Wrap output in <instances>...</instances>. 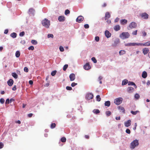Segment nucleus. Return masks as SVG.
Segmentation results:
<instances>
[{
  "instance_id": "nucleus-39",
  "label": "nucleus",
  "mask_w": 150,
  "mask_h": 150,
  "mask_svg": "<svg viewBox=\"0 0 150 150\" xmlns=\"http://www.w3.org/2000/svg\"><path fill=\"white\" fill-rule=\"evenodd\" d=\"M96 100L98 101H100L101 100V98L100 97V96L99 95H98L96 96Z\"/></svg>"
},
{
  "instance_id": "nucleus-42",
  "label": "nucleus",
  "mask_w": 150,
  "mask_h": 150,
  "mask_svg": "<svg viewBox=\"0 0 150 150\" xmlns=\"http://www.w3.org/2000/svg\"><path fill=\"white\" fill-rule=\"evenodd\" d=\"M144 43H136L135 45L137 46H144Z\"/></svg>"
},
{
  "instance_id": "nucleus-45",
  "label": "nucleus",
  "mask_w": 150,
  "mask_h": 150,
  "mask_svg": "<svg viewBox=\"0 0 150 150\" xmlns=\"http://www.w3.org/2000/svg\"><path fill=\"white\" fill-rule=\"evenodd\" d=\"M134 97L135 98L138 99L139 98L140 96L138 94L136 93L135 94Z\"/></svg>"
},
{
  "instance_id": "nucleus-15",
  "label": "nucleus",
  "mask_w": 150,
  "mask_h": 150,
  "mask_svg": "<svg viewBox=\"0 0 150 150\" xmlns=\"http://www.w3.org/2000/svg\"><path fill=\"white\" fill-rule=\"evenodd\" d=\"M13 83V79H10L8 81V85L10 86H12Z\"/></svg>"
},
{
  "instance_id": "nucleus-58",
  "label": "nucleus",
  "mask_w": 150,
  "mask_h": 150,
  "mask_svg": "<svg viewBox=\"0 0 150 150\" xmlns=\"http://www.w3.org/2000/svg\"><path fill=\"white\" fill-rule=\"evenodd\" d=\"M5 103L7 104L9 103V100L8 98L6 100Z\"/></svg>"
},
{
  "instance_id": "nucleus-41",
  "label": "nucleus",
  "mask_w": 150,
  "mask_h": 150,
  "mask_svg": "<svg viewBox=\"0 0 150 150\" xmlns=\"http://www.w3.org/2000/svg\"><path fill=\"white\" fill-rule=\"evenodd\" d=\"M93 62L94 63H96L97 62V60L94 57H93L91 58Z\"/></svg>"
},
{
  "instance_id": "nucleus-54",
  "label": "nucleus",
  "mask_w": 150,
  "mask_h": 150,
  "mask_svg": "<svg viewBox=\"0 0 150 150\" xmlns=\"http://www.w3.org/2000/svg\"><path fill=\"white\" fill-rule=\"evenodd\" d=\"M84 27L85 28H89V25L88 24H86L84 25Z\"/></svg>"
},
{
  "instance_id": "nucleus-2",
  "label": "nucleus",
  "mask_w": 150,
  "mask_h": 150,
  "mask_svg": "<svg viewBox=\"0 0 150 150\" xmlns=\"http://www.w3.org/2000/svg\"><path fill=\"white\" fill-rule=\"evenodd\" d=\"M129 36L130 35L128 32H122L120 36V37L123 40L128 38Z\"/></svg>"
},
{
  "instance_id": "nucleus-62",
  "label": "nucleus",
  "mask_w": 150,
  "mask_h": 150,
  "mask_svg": "<svg viewBox=\"0 0 150 150\" xmlns=\"http://www.w3.org/2000/svg\"><path fill=\"white\" fill-rule=\"evenodd\" d=\"M29 83L30 85H32L33 83V82L32 80H30Z\"/></svg>"
},
{
  "instance_id": "nucleus-38",
  "label": "nucleus",
  "mask_w": 150,
  "mask_h": 150,
  "mask_svg": "<svg viewBox=\"0 0 150 150\" xmlns=\"http://www.w3.org/2000/svg\"><path fill=\"white\" fill-rule=\"evenodd\" d=\"M83 68L86 70H88L91 68V66H83Z\"/></svg>"
},
{
  "instance_id": "nucleus-9",
  "label": "nucleus",
  "mask_w": 150,
  "mask_h": 150,
  "mask_svg": "<svg viewBox=\"0 0 150 150\" xmlns=\"http://www.w3.org/2000/svg\"><path fill=\"white\" fill-rule=\"evenodd\" d=\"M141 16L143 18L147 19L148 18L149 15L146 13H144L141 14Z\"/></svg>"
},
{
  "instance_id": "nucleus-56",
  "label": "nucleus",
  "mask_w": 150,
  "mask_h": 150,
  "mask_svg": "<svg viewBox=\"0 0 150 150\" xmlns=\"http://www.w3.org/2000/svg\"><path fill=\"white\" fill-rule=\"evenodd\" d=\"M77 84V83H75L74 82L72 83L71 84V86L73 87L75 86Z\"/></svg>"
},
{
  "instance_id": "nucleus-53",
  "label": "nucleus",
  "mask_w": 150,
  "mask_h": 150,
  "mask_svg": "<svg viewBox=\"0 0 150 150\" xmlns=\"http://www.w3.org/2000/svg\"><path fill=\"white\" fill-rule=\"evenodd\" d=\"M66 88L67 90H71L72 89V88L71 87L67 86L66 87Z\"/></svg>"
},
{
  "instance_id": "nucleus-17",
  "label": "nucleus",
  "mask_w": 150,
  "mask_h": 150,
  "mask_svg": "<svg viewBox=\"0 0 150 150\" xmlns=\"http://www.w3.org/2000/svg\"><path fill=\"white\" fill-rule=\"evenodd\" d=\"M35 10L33 8H31L29 9L28 13L29 14H33Z\"/></svg>"
},
{
  "instance_id": "nucleus-18",
  "label": "nucleus",
  "mask_w": 150,
  "mask_h": 150,
  "mask_svg": "<svg viewBox=\"0 0 150 150\" xmlns=\"http://www.w3.org/2000/svg\"><path fill=\"white\" fill-rule=\"evenodd\" d=\"M110 15L108 12H107L105 14V19L107 20L110 17Z\"/></svg>"
},
{
  "instance_id": "nucleus-13",
  "label": "nucleus",
  "mask_w": 150,
  "mask_h": 150,
  "mask_svg": "<svg viewBox=\"0 0 150 150\" xmlns=\"http://www.w3.org/2000/svg\"><path fill=\"white\" fill-rule=\"evenodd\" d=\"M134 90V88L131 87H129L127 88V91L129 93H131L133 92Z\"/></svg>"
},
{
  "instance_id": "nucleus-11",
  "label": "nucleus",
  "mask_w": 150,
  "mask_h": 150,
  "mask_svg": "<svg viewBox=\"0 0 150 150\" xmlns=\"http://www.w3.org/2000/svg\"><path fill=\"white\" fill-rule=\"evenodd\" d=\"M143 52L144 55L146 54L149 51V48H145L143 49Z\"/></svg>"
},
{
  "instance_id": "nucleus-40",
  "label": "nucleus",
  "mask_w": 150,
  "mask_h": 150,
  "mask_svg": "<svg viewBox=\"0 0 150 150\" xmlns=\"http://www.w3.org/2000/svg\"><path fill=\"white\" fill-rule=\"evenodd\" d=\"M119 42V41L116 40L115 41L114 43L113 44V46H116L117 44H118Z\"/></svg>"
},
{
  "instance_id": "nucleus-23",
  "label": "nucleus",
  "mask_w": 150,
  "mask_h": 150,
  "mask_svg": "<svg viewBox=\"0 0 150 150\" xmlns=\"http://www.w3.org/2000/svg\"><path fill=\"white\" fill-rule=\"evenodd\" d=\"M118 108L123 113H125V110L123 107L122 106H119Z\"/></svg>"
},
{
  "instance_id": "nucleus-20",
  "label": "nucleus",
  "mask_w": 150,
  "mask_h": 150,
  "mask_svg": "<svg viewBox=\"0 0 150 150\" xmlns=\"http://www.w3.org/2000/svg\"><path fill=\"white\" fill-rule=\"evenodd\" d=\"M120 29V27L119 25H115L114 28V30L116 31H117L119 30Z\"/></svg>"
},
{
  "instance_id": "nucleus-35",
  "label": "nucleus",
  "mask_w": 150,
  "mask_h": 150,
  "mask_svg": "<svg viewBox=\"0 0 150 150\" xmlns=\"http://www.w3.org/2000/svg\"><path fill=\"white\" fill-rule=\"evenodd\" d=\"M105 113L106 115L108 116H110L111 114V112L109 111H106Z\"/></svg>"
},
{
  "instance_id": "nucleus-46",
  "label": "nucleus",
  "mask_w": 150,
  "mask_h": 150,
  "mask_svg": "<svg viewBox=\"0 0 150 150\" xmlns=\"http://www.w3.org/2000/svg\"><path fill=\"white\" fill-rule=\"evenodd\" d=\"M137 30H136L132 32V34L134 35H136L137 34Z\"/></svg>"
},
{
  "instance_id": "nucleus-55",
  "label": "nucleus",
  "mask_w": 150,
  "mask_h": 150,
  "mask_svg": "<svg viewBox=\"0 0 150 150\" xmlns=\"http://www.w3.org/2000/svg\"><path fill=\"white\" fill-rule=\"evenodd\" d=\"M95 40L97 42H98L99 40V38L98 36L96 37L95 38Z\"/></svg>"
},
{
  "instance_id": "nucleus-44",
  "label": "nucleus",
  "mask_w": 150,
  "mask_h": 150,
  "mask_svg": "<svg viewBox=\"0 0 150 150\" xmlns=\"http://www.w3.org/2000/svg\"><path fill=\"white\" fill-rule=\"evenodd\" d=\"M70 13V11L68 9H67L65 10V14L66 15H67L68 14H69Z\"/></svg>"
},
{
  "instance_id": "nucleus-5",
  "label": "nucleus",
  "mask_w": 150,
  "mask_h": 150,
  "mask_svg": "<svg viewBox=\"0 0 150 150\" xmlns=\"http://www.w3.org/2000/svg\"><path fill=\"white\" fill-rule=\"evenodd\" d=\"M93 97V96L92 93H88L86 96V98L87 100H90L92 99Z\"/></svg>"
},
{
  "instance_id": "nucleus-36",
  "label": "nucleus",
  "mask_w": 150,
  "mask_h": 150,
  "mask_svg": "<svg viewBox=\"0 0 150 150\" xmlns=\"http://www.w3.org/2000/svg\"><path fill=\"white\" fill-rule=\"evenodd\" d=\"M31 42L32 44L34 45H36L38 43L37 41L35 40H32Z\"/></svg>"
},
{
  "instance_id": "nucleus-64",
  "label": "nucleus",
  "mask_w": 150,
  "mask_h": 150,
  "mask_svg": "<svg viewBox=\"0 0 150 150\" xmlns=\"http://www.w3.org/2000/svg\"><path fill=\"white\" fill-rule=\"evenodd\" d=\"M8 30L7 29L5 30L4 31V33L5 34H7L8 33Z\"/></svg>"
},
{
  "instance_id": "nucleus-43",
  "label": "nucleus",
  "mask_w": 150,
  "mask_h": 150,
  "mask_svg": "<svg viewBox=\"0 0 150 150\" xmlns=\"http://www.w3.org/2000/svg\"><path fill=\"white\" fill-rule=\"evenodd\" d=\"M25 35V32L24 31L20 33L19 34V36L21 37H22L23 36Z\"/></svg>"
},
{
  "instance_id": "nucleus-33",
  "label": "nucleus",
  "mask_w": 150,
  "mask_h": 150,
  "mask_svg": "<svg viewBox=\"0 0 150 150\" xmlns=\"http://www.w3.org/2000/svg\"><path fill=\"white\" fill-rule=\"evenodd\" d=\"M57 72L56 70L52 71L51 73V75L52 76H54L56 74Z\"/></svg>"
},
{
  "instance_id": "nucleus-21",
  "label": "nucleus",
  "mask_w": 150,
  "mask_h": 150,
  "mask_svg": "<svg viewBox=\"0 0 150 150\" xmlns=\"http://www.w3.org/2000/svg\"><path fill=\"white\" fill-rule=\"evenodd\" d=\"M128 83V85H134V87L135 88H137V86L134 82L131 81H129Z\"/></svg>"
},
{
  "instance_id": "nucleus-16",
  "label": "nucleus",
  "mask_w": 150,
  "mask_h": 150,
  "mask_svg": "<svg viewBox=\"0 0 150 150\" xmlns=\"http://www.w3.org/2000/svg\"><path fill=\"white\" fill-rule=\"evenodd\" d=\"M58 20L60 22H63L65 20V17L63 16H60L58 17Z\"/></svg>"
},
{
  "instance_id": "nucleus-22",
  "label": "nucleus",
  "mask_w": 150,
  "mask_h": 150,
  "mask_svg": "<svg viewBox=\"0 0 150 150\" xmlns=\"http://www.w3.org/2000/svg\"><path fill=\"white\" fill-rule=\"evenodd\" d=\"M147 76V74L146 71H144L142 74V77L144 78H145Z\"/></svg>"
},
{
  "instance_id": "nucleus-61",
  "label": "nucleus",
  "mask_w": 150,
  "mask_h": 150,
  "mask_svg": "<svg viewBox=\"0 0 150 150\" xmlns=\"http://www.w3.org/2000/svg\"><path fill=\"white\" fill-rule=\"evenodd\" d=\"M137 126V123H135L134 124V127L133 128V129L134 130H135L136 129V127Z\"/></svg>"
},
{
  "instance_id": "nucleus-49",
  "label": "nucleus",
  "mask_w": 150,
  "mask_h": 150,
  "mask_svg": "<svg viewBox=\"0 0 150 150\" xmlns=\"http://www.w3.org/2000/svg\"><path fill=\"white\" fill-rule=\"evenodd\" d=\"M126 132L128 134H130L131 132L130 129H127L126 130Z\"/></svg>"
},
{
  "instance_id": "nucleus-24",
  "label": "nucleus",
  "mask_w": 150,
  "mask_h": 150,
  "mask_svg": "<svg viewBox=\"0 0 150 150\" xmlns=\"http://www.w3.org/2000/svg\"><path fill=\"white\" fill-rule=\"evenodd\" d=\"M128 82V80L127 79H124L122 81V85H126Z\"/></svg>"
},
{
  "instance_id": "nucleus-25",
  "label": "nucleus",
  "mask_w": 150,
  "mask_h": 150,
  "mask_svg": "<svg viewBox=\"0 0 150 150\" xmlns=\"http://www.w3.org/2000/svg\"><path fill=\"white\" fill-rule=\"evenodd\" d=\"M110 104V102L109 101H107L105 102V105L107 107H109Z\"/></svg>"
},
{
  "instance_id": "nucleus-60",
  "label": "nucleus",
  "mask_w": 150,
  "mask_h": 150,
  "mask_svg": "<svg viewBox=\"0 0 150 150\" xmlns=\"http://www.w3.org/2000/svg\"><path fill=\"white\" fill-rule=\"evenodd\" d=\"M142 34H143V35L144 37L146 35V33L145 31L142 32Z\"/></svg>"
},
{
  "instance_id": "nucleus-52",
  "label": "nucleus",
  "mask_w": 150,
  "mask_h": 150,
  "mask_svg": "<svg viewBox=\"0 0 150 150\" xmlns=\"http://www.w3.org/2000/svg\"><path fill=\"white\" fill-rule=\"evenodd\" d=\"M5 101L4 100V99L1 98L0 99V102L1 104H3L4 103Z\"/></svg>"
},
{
  "instance_id": "nucleus-8",
  "label": "nucleus",
  "mask_w": 150,
  "mask_h": 150,
  "mask_svg": "<svg viewBox=\"0 0 150 150\" xmlns=\"http://www.w3.org/2000/svg\"><path fill=\"white\" fill-rule=\"evenodd\" d=\"M69 77L70 80L71 81H72L75 80V75L74 74L72 73L69 75Z\"/></svg>"
},
{
  "instance_id": "nucleus-31",
  "label": "nucleus",
  "mask_w": 150,
  "mask_h": 150,
  "mask_svg": "<svg viewBox=\"0 0 150 150\" xmlns=\"http://www.w3.org/2000/svg\"><path fill=\"white\" fill-rule=\"evenodd\" d=\"M61 141L62 142H65L66 141V139L65 137H63L61 138Z\"/></svg>"
},
{
  "instance_id": "nucleus-63",
  "label": "nucleus",
  "mask_w": 150,
  "mask_h": 150,
  "mask_svg": "<svg viewBox=\"0 0 150 150\" xmlns=\"http://www.w3.org/2000/svg\"><path fill=\"white\" fill-rule=\"evenodd\" d=\"M33 115V114H32V113H30V114H29L28 115V116L29 117H31L32 115Z\"/></svg>"
},
{
  "instance_id": "nucleus-34",
  "label": "nucleus",
  "mask_w": 150,
  "mask_h": 150,
  "mask_svg": "<svg viewBox=\"0 0 150 150\" xmlns=\"http://www.w3.org/2000/svg\"><path fill=\"white\" fill-rule=\"evenodd\" d=\"M56 124L55 123H52L50 127L51 129H53L56 127Z\"/></svg>"
},
{
  "instance_id": "nucleus-10",
  "label": "nucleus",
  "mask_w": 150,
  "mask_h": 150,
  "mask_svg": "<svg viewBox=\"0 0 150 150\" xmlns=\"http://www.w3.org/2000/svg\"><path fill=\"white\" fill-rule=\"evenodd\" d=\"M120 23L122 25H125L127 23V21L126 19H121L120 21Z\"/></svg>"
},
{
  "instance_id": "nucleus-48",
  "label": "nucleus",
  "mask_w": 150,
  "mask_h": 150,
  "mask_svg": "<svg viewBox=\"0 0 150 150\" xmlns=\"http://www.w3.org/2000/svg\"><path fill=\"white\" fill-rule=\"evenodd\" d=\"M60 50L61 52H63L64 50V48L62 46H60L59 47Z\"/></svg>"
},
{
  "instance_id": "nucleus-14",
  "label": "nucleus",
  "mask_w": 150,
  "mask_h": 150,
  "mask_svg": "<svg viewBox=\"0 0 150 150\" xmlns=\"http://www.w3.org/2000/svg\"><path fill=\"white\" fill-rule=\"evenodd\" d=\"M105 35L106 37L108 38L110 37L111 35V34L108 30H106L105 31Z\"/></svg>"
},
{
  "instance_id": "nucleus-51",
  "label": "nucleus",
  "mask_w": 150,
  "mask_h": 150,
  "mask_svg": "<svg viewBox=\"0 0 150 150\" xmlns=\"http://www.w3.org/2000/svg\"><path fill=\"white\" fill-rule=\"evenodd\" d=\"M24 70V71L26 72H28V69L27 67H25Z\"/></svg>"
},
{
  "instance_id": "nucleus-47",
  "label": "nucleus",
  "mask_w": 150,
  "mask_h": 150,
  "mask_svg": "<svg viewBox=\"0 0 150 150\" xmlns=\"http://www.w3.org/2000/svg\"><path fill=\"white\" fill-rule=\"evenodd\" d=\"M53 35L52 34H48L47 35V37L48 38H53Z\"/></svg>"
},
{
  "instance_id": "nucleus-28",
  "label": "nucleus",
  "mask_w": 150,
  "mask_h": 150,
  "mask_svg": "<svg viewBox=\"0 0 150 150\" xmlns=\"http://www.w3.org/2000/svg\"><path fill=\"white\" fill-rule=\"evenodd\" d=\"M144 46H150V41H148L144 43Z\"/></svg>"
},
{
  "instance_id": "nucleus-4",
  "label": "nucleus",
  "mask_w": 150,
  "mask_h": 150,
  "mask_svg": "<svg viewBox=\"0 0 150 150\" xmlns=\"http://www.w3.org/2000/svg\"><path fill=\"white\" fill-rule=\"evenodd\" d=\"M123 98H118L115 99L114 103L117 105L121 104Z\"/></svg>"
},
{
  "instance_id": "nucleus-30",
  "label": "nucleus",
  "mask_w": 150,
  "mask_h": 150,
  "mask_svg": "<svg viewBox=\"0 0 150 150\" xmlns=\"http://www.w3.org/2000/svg\"><path fill=\"white\" fill-rule=\"evenodd\" d=\"M94 113L97 114L100 113V111L98 109H95L93 110Z\"/></svg>"
},
{
  "instance_id": "nucleus-32",
  "label": "nucleus",
  "mask_w": 150,
  "mask_h": 150,
  "mask_svg": "<svg viewBox=\"0 0 150 150\" xmlns=\"http://www.w3.org/2000/svg\"><path fill=\"white\" fill-rule=\"evenodd\" d=\"M20 52L19 51H17L16 52V56L17 57H18L20 56Z\"/></svg>"
},
{
  "instance_id": "nucleus-27",
  "label": "nucleus",
  "mask_w": 150,
  "mask_h": 150,
  "mask_svg": "<svg viewBox=\"0 0 150 150\" xmlns=\"http://www.w3.org/2000/svg\"><path fill=\"white\" fill-rule=\"evenodd\" d=\"M126 53V52L124 50H121L119 52V54L120 55H122L125 54Z\"/></svg>"
},
{
  "instance_id": "nucleus-7",
  "label": "nucleus",
  "mask_w": 150,
  "mask_h": 150,
  "mask_svg": "<svg viewBox=\"0 0 150 150\" xmlns=\"http://www.w3.org/2000/svg\"><path fill=\"white\" fill-rule=\"evenodd\" d=\"M84 19V18L81 16H79L76 19V21L78 23H80Z\"/></svg>"
},
{
  "instance_id": "nucleus-59",
  "label": "nucleus",
  "mask_w": 150,
  "mask_h": 150,
  "mask_svg": "<svg viewBox=\"0 0 150 150\" xmlns=\"http://www.w3.org/2000/svg\"><path fill=\"white\" fill-rule=\"evenodd\" d=\"M119 20V18H117L115 20V22L117 23V22Z\"/></svg>"
},
{
  "instance_id": "nucleus-29",
  "label": "nucleus",
  "mask_w": 150,
  "mask_h": 150,
  "mask_svg": "<svg viewBox=\"0 0 150 150\" xmlns=\"http://www.w3.org/2000/svg\"><path fill=\"white\" fill-rule=\"evenodd\" d=\"M12 75V76L15 79H17L18 77V75L15 73H13Z\"/></svg>"
},
{
  "instance_id": "nucleus-37",
  "label": "nucleus",
  "mask_w": 150,
  "mask_h": 150,
  "mask_svg": "<svg viewBox=\"0 0 150 150\" xmlns=\"http://www.w3.org/2000/svg\"><path fill=\"white\" fill-rule=\"evenodd\" d=\"M139 111H131L130 112L133 115H136L137 113V112H139Z\"/></svg>"
},
{
  "instance_id": "nucleus-6",
  "label": "nucleus",
  "mask_w": 150,
  "mask_h": 150,
  "mask_svg": "<svg viewBox=\"0 0 150 150\" xmlns=\"http://www.w3.org/2000/svg\"><path fill=\"white\" fill-rule=\"evenodd\" d=\"M137 26V24L134 22H131L129 25V27L131 29L135 28Z\"/></svg>"
},
{
  "instance_id": "nucleus-26",
  "label": "nucleus",
  "mask_w": 150,
  "mask_h": 150,
  "mask_svg": "<svg viewBox=\"0 0 150 150\" xmlns=\"http://www.w3.org/2000/svg\"><path fill=\"white\" fill-rule=\"evenodd\" d=\"M11 36L13 38H15L16 37L17 34L16 33H13L11 34Z\"/></svg>"
},
{
  "instance_id": "nucleus-19",
  "label": "nucleus",
  "mask_w": 150,
  "mask_h": 150,
  "mask_svg": "<svg viewBox=\"0 0 150 150\" xmlns=\"http://www.w3.org/2000/svg\"><path fill=\"white\" fill-rule=\"evenodd\" d=\"M136 43H129L126 44L125 45L126 46H135Z\"/></svg>"
},
{
  "instance_id": "nucleus-50",
  "label": "nucleus",
  "mask_w": 150,
  "mask_h": 150,
  "mask_svg": "<svg viewBox=\"0 0 150 150\" xmlns=\"http://www.w3.org/2000/svg\"><path fill=\"white\" fill-rule=\"evenodd\" d=\"M28 49L29 50H33L34 49V47L33 46H31L28 47Z\"/></svg>"
},
{
  "instance_id": "nucleus-3",
  "label": "nucleus",
  "mask_w": 150,
  "mask_h": 150,
  "mask_svg": "<svg viewBox=\"0 0 150 150\" xmlns=\"http://www.w3.org/2000/svg\"><path fill=\"white\" fill-rule=\"evenodd\" d=\"M139 144L138 141L135 139L130 144V148L132 149H134L135 147L137 146Z\"/></svg>"
},
{
  "instance_id": "nucleus-12",
  "label": "nucleus",
  "mask_w": 150,
  "mask_h": 150,
  "mask_svg": "<svg viewBox=\"0 0 150 150\" xmlns=\"http://www.w3.org/2000/svg\"><path fill=\"white\" fill-rule=\"evenodd\" d=\"M131 125V121L130 120H128L125 122V125L126 127H128Z\"/></svg>"
},
{
  "instance_id": "nucleus-57",
  "label": "nucleus",
  "mask_w": 150,
  "mask_h": 150,
  "mask_svg": "<svg viewBox=\"0 0 150 150\" xmlns=\"http://www.w3.org/2000/svg\"><path fill=\"white\" fill-rule=\"evenodd\" d=\"M4 146L2 142H0V149L2 148Z\"/></svg>"
},
{
  "instance_id": "nucleus-1",
  "label": "nucleus",
  "mask_w": 150,
  "mask_h": 150,
  "mask_svg": "<svg viewBox=\"0 0 150 150\" xmlns=\"http://www.w3.org/2000/svg\"><path fill=\"white\" fill-rule=\"evenodd\" d=\"M42 25L46 28H48L50 25V21L47 19L45 18L42 21Z\"/></svg>"
}]
</instances>
